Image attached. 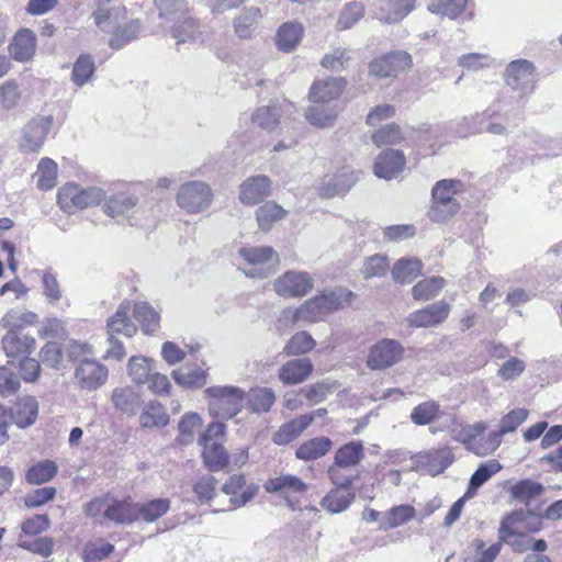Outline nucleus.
Wrapping results in <instances>:
<instances>
[{"instance_id": "obj_1", "label": "nucleus", "mask_w": 562, "mask_h": 562, "mask_svg": "<svg viewBox=\"0 0 562 562\" xmlns=\"http://www.w3.org/2000/svg\"><path fill=\"white\" fill-rule=\"evenodd\" d=\"M527 408H516L507 413L499 423V430L484 435L486 425L476 423L462 432V441L467 449L477 456L493 453L502 443V436L515 431L527 418Z\"/></svg>"}, {"instance_id": "obj_2", "label": "nucleus", "mask_w": 562, "mask_h": 562, "mask_svg": "<svg viewBox=\"0 0 562 562\" xmlns=\"http://www.w3.org/2000/svg\"><path fill=\"white\" fill-rule=\"evenodd\" d=\"M210 414L218 419H229L237 415L245 402V391L232 385H216L204 390Z\"/></svg>"}, {"instance_id": "obj_3", "label": "nucleus", "mask_w": 562, "mask_h": 562, "mask_svg": "<svg viewBox=\"0 0 562 562\" xmlns=\"http://www.w3.org/2000/svg\"><path fill=\"white\" fill-rule=\"evenodd\" d=\"M512 519L509 517L503 519L499 527V540L488 548L485 549V543L482 540H475L473 546L475 547L476 554L474 558L469 559V562H494L496 557L499 554L503 543L509 544L514 551L522 552L529 550L531 547V537L516 533L509 525Z\"/></svg>"}, {"instance_id": "obj_4", "label": "nucleus", "mask_w": 562, "mask_h": 562, "mask_svg": "<svg viewBox=\"0 0 562 562\" xmlns=\"http://www.w3.org/2000/svg\"><path fill=\"white\" fill-rule=\"evenodd\" d=\"M103 199L104 192L102 189L97 187L82 189L75 183L65 184L58 190L57 194L59 206L68 213L98 205Z\"/></svg>"}, {"instance_id": "obj_5", "label": "nucleus", "mask_w": 562, "mask_h": 562, "mask_svg": "<svg viewBox=\"0 0 562 562\" xmlns=\"http://www.w3.org/2000/svg\"><path fill=\"white\" fill-rule=\"evenodd\" d=\"M176 201L178 206L188 214H199L211 206L213 191L206 182L188 181L180 186Z\"/></svg>"}, {"instance_id": "obj_6", "label": "nucleus", "mask_w": 562, "mask_h": 562, "mask_svg": "<svg viewBox=\"0 0 562 562\" xmlns=\"http://www.w3.org/2000/svg\"><path fill=\"white\" fill-rule=\"evenodd\" d=\"M239 256L245 260L249 268L244 269L247 277L265 279L271 272L274 266L279 263V257L273 248L243 247L238 250Z\"/></svg>"}, {"instance_id": "obj_7", "label": "nucleus", "mask_w": 562, "mask_h": 562, "mask_svg": "<svg viewBox=\"0 0 562 562\" xmlns=\"http://www.w3.org/2000/svg\"><path fill=\"white\" fill-rule=\"evenodd\" d=\"M404 353L403 346L394 339L384 338L370 348L367 366L372 370H382L397 363Z\"/></svg>"}, {"instance_id": "obj_8", "label": "nucleus", "mask_w": 562, "mask_h": 562, "mask_svg": "<svg viewBox=\"0 0 562 562\" xmlns=\"http://www.w3.org/2000/svg\"><path fill=\"white\" fill-rule=\"evenodd\" d=\"M109 371L105 366L93 360L82 359L75 370V380L79 389L92 392L100 389L108 380Z\"/></svg>"}, {"instance_id": "obj_9", "label": "nucleus", "mask_w": 562, "mask_h": 562, "mask_svg": "<svg viewBox=\"0 0 562 562\" xmlns=\"http://www.w3.org/2000/svg\"><path fill=\"white\" fill-rule=\"evenodd\" d=\"M273 289L283 297H302L313 289V279L305 271L289 270L274 280Z\"/></svg>"}, {"instance_id": "obj_10", "label": "nucleus", "mask_w": 562, "mask_h": 562, "mask_svg": "<svg viewBox=\"0 0 562 562\" xmlns=\"http://www.w3.org/2000/svg\"><path fill=\"white\" fill-rule=\"evenodd\" d=\"M412 66V57L406 52H394L372 60L370 75L376 78L395 77Z\"/></svg>"}, {"instance_id": "obj_11", "label": "nucleus", "mask_w": 562, "mask_h": 562, "mask_svg": "<svg viewBox=\"0 0 562 562\" xmlns=\"http://www.w3.org/2000/svg\"><path fill=\"white\" fill-rule=\"evenodd\" d=\"M271 194V180L265 175L245 179L239 186L238 199L244 205H256Z\"/></svg>"}, {"instance_id": "obj_12", "label": "nucleus", "mask_w": 562, "mask_h": 562, "mask_svg": "<svg viewBox=\"0 0 562 562\" xmlns=\"http://www.w3.org/2000/svg\"><path fill=\"white\" fill-rule=\"evenodd\" d=\"M358 181V175L349 167H344L334 175L323 178L318 193L323 198H333L348 192Z\"/></svg>"}, {"instance_id": "obj_13", "label": "nucleus", "mask_w": 562, "mask_h": 562, "mask_svg": "<svg viewBox=\"0 0 562 562\" xmlns=\"http://www.w3.org/2000/svg\"><path fill=\"white\" fill-rule=\"evenodd\" d=\"M507 86L522 93L530 92L533 89V66L526 59L512 61L505 75Z\"/></svg>"}, {"instance_id": "obj_14", "label": "nucleus", "mask_w": 562, "mask_h": 562, "mask_svg": "<svg viewBox=\"0 0 562 562\" xmlns=\"http://www.w3.org/2000/svg\"><path fill=\"white\" fill-rule=\"evenodd\" d=\"M37 38L31 29L18 31L8 46L10 57L18 63H27L35 56Z\"/></svg>"}, {"instance_id": "obj_15", "label": "nucleus", "mask_w": 562, "mask_h": 562, "mask_svg": "<svg viewBox=\"0 0 562 562\" xmlns=\"http://www.w3.org/2000/svg\"><path fill=\"white\" fill-rule=\"evenodd\" d=\"M450 305L445 301H438L423 310L408 315L407 322L413 327H432L439 325L449 316Z\"/></svg>"}, {"instance_id": "obj_16", "label": "nucleus", "mask_w": 562, "mask_h": 562, "mask_svg": "<svg viewBox=\"0 0 562 562\" xmlns=\"http://www.w3.org/2000/svg\"><path fill=\"white\" fill-rule=\"evenodd\" d=\"M313 370L314 366L308 358H296L280 367L278 378L284 385H296L305 382Z\"/></svg>"}, {"instance_id": "obj_17", "label": "nucleus", "mask_w": 562, "mask_h": 562, "mask_svg": "<svg viewBox=\"0 0 562 562\" xmlns=\"http://www.w3.org/2000/svg\"><path fill=\"white\" fill-rule=\"evenodd\" d=\"M346 85V80L340 77L316 80L310 89V100L314 103H330L340 97Z\"/></svg>"}, {"instance_id": "obj_18", "label": "nucleus", "mask_w": 562, "mask_h": 562, "mask_svg": "<svg viewBox=\"0 0 562 562\" xmlns=\"http://www.w3.org/2000/svg\"><path fill=\"white\" fill-rule=\"evenodd\" d=\"M405 167L404 155L396 149H385L375 159L373 171L378 178L391 180Z\"/></svg>"}, {"instance_id": "obj_19", "label": "nucleus", "mask_w": 562, "mask_h": 562, "mask_svg": "<svg viewBox=\"0 0 562 562\" xmlns=\"http://www.w3.org/2000/svg\"><path fill=\"white\" fill-rule=\"evenodd\" d=\"M268 493L283 496L286 501L293 495H302L307 491V484L299 476L292 474H282L277 477L269 479L265 485Z\"/></svg>"}, {"instance_id": "obj_20", "label": "nucleus", "mask_w": 562, "mask_h": 562, "mask_svg": "<svg viewBox=\"0 0 562 562\" xmlns=\"http://www.w3.org/2000/svg\"><path fill=\"white\" fill-rule=\"evenodd\" d=\"M417 462L427 469L431 475L443 472L454 461V457L448 447L429 449L416 456Z\"/></svg>"}, {"instance_id": "obj_21", "label": "nucleus", "mask_w": 562, "mask_h": 562, "mask_svg": "<svg viewBox=\"0 0 562 562\" xmlns=\"http://www.w3.org/2000/svg\"><path fill=\"white\" fill-rule=\"evenodd\" d=\"M3 350L9 358H24L35 348V339L27 335H21L16 330L9 329L2 338Z\"/></svg>"}, {"instance_id": "obj_22", "label": "nucleus", "mask_w": 562, "mask_h": 562, "mask_svg": "<svg viewBox=\"0 0 562 562\" xmlns=\"http://www.w3.org/2000/svg\"><path fill=\"white\" fill-rule=\"evenodd\" d=\"M105 518L115 524H132L137 520V504L127 499L119 501L109 496Z\"/></svg>"}, {"instance_id": "obj_23", "label": "nucleus", "mask_w": 562, "mask_h": 562, "mask_svg": "<svg viewBox=\"0 0 562 562\" xmlns=\"http://www.w3.org/2000/svg\"><path fill=\"white\" fill-rule=\"evenodd\" d=\"M428 133V126L422 125L417 130L413 127H402L396 123H389L381 126L373 135L372 140H396L414 137H424Z\"/></svg>"}, {"instance_id": "obj_24", "label": "nucleus", "mask_w": 562, "mask_h": 562, "mask_svg": "<svg viewBox=\"0 0 562 562\" xmlns=\"http://www.w3.org/2000/svg\"><path fill=\"white\" fill-rule=\"evenodd\" d=\"M246 483L243 474L232 475L223 485L222 490L225 494L231 495V504L235 507H240L250 502L257 494V486L247 487L240 495L238 492L244 487Z\"/></svg>"}, {"instance_id": "obj_25", "label": "nucleus", "mask_w": 562, "mask_h": 562, "mask_svg": "<svg viewBox=\"0 0 562 562\" xmlns=\"http://www.w3.org/2000/svg\"><path fill=\"white\" fill-rule=\"evenodd\" d=\"M324 315L325 314L319 305L317 296H314L305 301L300 307H297L294 311H283L280 321H291L293 324L300 321L306 323H314L319 321Z\"/></svg>"}, {"instance_id": "obj_26", "label": "nucleus", "mask_w": 562, "mask_h": 562, "mask_svg": "<svg viewBox=\"0 0 562 562\" xmlns=\"http://www.w3.org/2000/svg\"><path fill=\"white\" fill-rule=\"evenodd\" d=\"M133 310L130 301H123L113 316L108 321V328L111 335L114 333L123 334L126 337H132L136 334L137 327L131 322L128 314Z\"/></svg>"}, {"instance_id": "obj_27", "label": "nucleus", "mask_w": 562, "mask_h": 562, "mask_svg": "<svg viewBox=\"0 0 562 562\" xmlns=\"http://www.w3.org/2000/svg\"><path fill=\"white\" fill-rule=\"evenodd\" d=\"M38 414V403L32 396L19 398L11 412L13 423L20 428H26L35 423Z\"/></svg>"}, {"instance_id": "obj_28", "label": "nucleus", "mask_w": 562, "mask_h": 562, "mask_svg": "<svg viewBox=\"0 0 562 562\" xmlns=\"http://www.w3.org/2000/svg\"><path fill=\"white\" fill-rule=\"evenodd\" d=\"M349 488L334 487L321 501V506L330 514H339L349 508L355 501Z\"/></svg>"}, {"instance_id": "obj_29", "label": "nucleus", "mask_w": 562, "mask_h": 562, "mask_svg": "<svg viewBox=\"0 0 562 562\" xmlns=\"http://www.w3.org/2000/svg\"><path fill=\"white\" fill-rule=\"evenodd\" d=\"M313 422V415H302L282 425L273 435L276 445H286L297 438Z\"/></svg>"}, {"instance_id": "obj_30", "label": "nucleus", "mask_w": 562, "mask_h": 562, "mask_svg": "<svg viewBox=\"0 0 562 562\" xmlns=\"http://www.w3.org/2000/svg\"><path fill=\"white\" fill-rule=\"evenodd\" d=\"M125 8L123 5L97 7L92 13L94 24L103 32H110L116 29L119 22L125 18Z\"/></svg>"}, {"instance_id": "obj_31", "label": "nucleus", "mask_w": 562, "mask_h": 562, "mask_svg": "<svg viewBox=\"0 0 562 562\" xmlns=\"http://www.w3.org/2000/svg\"><path fill=\"white\" fill-rule=\"evenodd\" d=\"M281 112L282 105L278 102L260 106L251 114V124L254 127H258L262 131H272L279 124Z\"/></svg>"}, {"instance_id": "obj_32", "label": "nucleus", "mask_w": 562, "mask_h": 562, "mask_svg": "<svg viewBox=\"0 0 562 562\" xmlns=\"http://www.w3.org/2000/svg\"><path fill=\"white\" fill-rule=\"evenodd\" d=\"M333 442L328 437L321 436L304 441L296 450L295 456L303 461H312L325 456Z\"/></svg>"}, {"instance_id": "obj_33", "label": "nucleus", "mask_w": 562, "mask_h": 562, "mask_svg": "<svg viewBox=\"0 0 562 562\" xmlns=\"http://www.w3.org/2000/svg\"><path fill=\"white\" fill-rule=\"evenodd\" d=\"M111 402L115 408L125 414H135L140 405V395L131 386L115 387Z\"/></svg>"}, {"instance_id": "obj_34", "label": "nucleus", "mask_w": 562, "mask_h": 562, "mask_svg": "<svg viewBox=\"0 0 562 562\" xmlns=\"http://www.w3.org/2000/svg\"><path fill=\"white\" fill-rule=\"evenodd\" d=\"M364 458V446L360 440H352L337 449L334 456V462L342 467L353 469Z\"/></svg>"}, {"instance_id": "obj_35", "label": "nucleus", "mask_w": 562, "mask_h": 562, "mask_svg": "<svg viewBox=\"0 0 562 562\" xmlns=\"http://www.w3.org/2000/svg\"><path fill=\"white\" fill-rule=\"evenodd\" d=\"M133 315L145 334H153L159 328L160 315L147 302L134 303Z\"/></svg>"}, {"instance_id": "obj_36", "label": "nucleus", "mask_w": 562, "mask_h": 562, "mask_svg": "<svg viewBox=\"0 0 562 562\" xmlns=\"http://www.w3.org/2000/svg\"><path fill=\"white\" fill-rule=\"evenodd\" d=\"M303 26L296 22H286L282 24L277 34V45L283 52L293 50L301 42L303 36Z\"/></svg>"}, {"instance_id": "obj_37", "label": "nucleus", "mask_w": 562, "mask_h": 562, "mask_svg": "<svg viewBox=\"0 0 562 562\" xmlns=\"http://www.w3.org/2000/svg\"><path fill=\"white\" fill-rule=\"evenodd\" d=\"M420 271V260L416 258H401L393 266L392 277L397 283H411L419 276Z\"/></svg>"}, {"instance_id": "obj_38", "label": "nucleus", "mask_w": 562, "mask_h": 562, "mask_svg": "<svg viewBox=\"0 0 562 562\" xmlns=\"http://www.w3.org/2000/svg\"><path fill=\"white\" fill-rule=\"evenodd\" d=\"M103 212L110 217L125 215L137 204V198L126 193H116L109 198L104 196Z\"/></svg>"}, {"instance_id": "obj_39", "label": "nucleus", "mask_w": 562, "mask_h": 562, "mask_svg": "<svg viewBox=\"0 0 562 562\" xmlns=\"http://www.w3.org/2000/svg\"><path fill=\"white\" fill-rule=\"evenodd\" d=\"M502 470V464L497 460H490L480 464L472 474L468 491L464 497L472 496L484 483Z\"/></svg>"}, {"instance_id": "obj_40", "label": "nucleus", "mask_w": 562, "mask_h": 562, "mask_svg": "<svg viewBox=\"0 0 562 562\" xmlns=\"http://www.w3.org/2000/svg\"><path fill=\"white\" fill-rule=\"evenodd\" d=\"M261 16L262 14L259 8H248L243 10L234 20L235 33L240 38H249L254 34L256 24Z\"/></svg>"}, {"instance_id": "obj_41", "label": "nucleus", "mask_w": 562, "mask_h": 562, "mask_svg": "<svg viewBox=\"0 0 562 562\" xmlns=\"http://www.w3.org/2000/svg\"><path fill=\"white\" fill-rule=\"evenodd\" d=\"M139 423L145 428L164 427L169 423V416L159 402L151 401L144 407Z\"/></svg>"}, {"instance_id": "obj_42", "label": "nucleus", "mask_w": 562, "mask_h": 562, "mask_svg": "<svg viewBox=\"0 0 562 562\" xmlns=\"http://www.w3.org/2000/svg\"><path fill=\"white\" fill-rule=\"evenodd\" d=\"M58 471L57 464L52 460H42L29 468L25 474L27 483L40 485L50 481Z\"/></svg>"}, {"instance_id": "obj_43", "label": "nucleus", "mask_w": 562, "mask_h": 562, "mask_svg": "<svg viewBox=\"0 0 562 562\" xmlns=\"http://www.w3.org/2000/svg\"><path fill=\"white\" fill-rule=\"evenodd\" d=\"M202 428V419L195 413H187L183 415L178 425L177 441L182 446L193 442L195 434Z\"/></svg>"}, {"instance_id": "obj_44", "label": "nucleus", "mask_w": 562, "mask_h": 562, "mask_svg": "<svg viewBox=\"0 0 562 562\" xmlns=\"http://www.w3.org/2000/svg\"><path fill=\"white\" fill-rule=\"evenodd\" d=\"M201 446L204 464L210 471L222 470L228 463V454L222 445L212 442Z\"/></svg>"}, {"instance_id": "obj_45", "label": "nucleus", "mask_w": 562, "mask_h": 562, "mask_svg": "<svg viewBox=\"0 0 562 562\" xmlns=\"http://www.w3.org/2000/svg\"><path fill=\"white\" fill-rule=\"evenodd\" d=\"M415 508L407 504L394 506L384 513L382 528L393 529L400 527L412 520L415 517Z\"/></svg>"}, {"instance_id": "obj_46", "label": "nucleus", "mask_w": 562, "mask_h": 562, "mask_svg": "<svg viewBox=\"0 0 562 562\" xmlns=\"http://www.w3.org/2000/svg\"><path fill=\"white\" fill-rule=\"evenodd\" d=\"M170 508L168 498H155L144 504H137V519L146 522H154L164 516Z\"/></svg>"}, {"instance_id": "obj_47", "label": "nucleus", "mask_w": 562, "mask_h": 562, "mask_svg": "<svg viewBox=\"0 0 562 562\" xmlns=\"http://www.w3.org/2000/svg\"><path fill=\"white\" fill-rule=\"evenodd\" d=\"M154 360L147 357H132L128 360L127 372L136 384H145L154 371Z\"/></svg>"}, {"instance_id": "obj_48", "label": "nucleus", "mask_w": 562, "mask_h": 562, "mask_svg": "<svg viewBox=\"0 0 562 562\" xmlns=\"http://www.w3.org/2000/svg\"><path fill=\"white\" fill-rule=\"evenodd\" d=\"M326 103H315L306 113V120L318 127L330 125L337 116L336 105H325Z\"/></svg>"}, {"instance_id": "obj_49", "label": "nucleus", "mask_w": 562, "mask_h": 562, "mask_svg": "<svg viewBox=\"0 0 562 562\" xmlns=\"http://www.w3.org/2000/svg\"><path fill=\"white\" fill-rule=\"evenodd\" d=\"M200 29V24L195 20L184 15L180 21H176L172 36L177 40V44L195 41L202 34Z\"/></svg>"}, {"instance_id": "obj_50", "label": "nucleus", "mask_w": 562, "mask_h": 562, "mask_svg": "<svg viewBox=\"0 0 562 562\" xmlns=\"http://www.w3.org/2000/svg\"><path fill=\"white\" fill-rule=\"evenodd\" d=\"M544 491V487L532 480H521L517 482L510 488V496L524 504H528L531 499L540 496Z\"/></svg>"}, {"instance_id": "obj_51", "label": "nucleus", "mask_w": 562, "mask_h": 562, "mask_svg": "<svg viewBox=\"0 0 562 562\" xmlns=\"http://www.w3.org/2000/svg\"><path fill=\"white\" fill-rule=\"evenodd\" d=\"M57 164L50 158H43L38 162L36 182L41 190L48 191L57 183Z\"/></svg>"}, {"instance_id": "obj_52", "label": "nucleus", "mask_w": 562, "mask_h": 562, "mask_svg": "<svg viewBox=\"0 0 562 562\" xmlns=\"http://www.w3.org/2000/svg\"><path fill=\"white\" fill-rule=\"evenodd\" d=\"M446 281L441 277H431L417 282L413 289V297L417 301H428L435 297L445 286Z\"/></svg>"}, {"instance_id": "obj_53", "label": "nucleus", "mask_w": 562, "mask_h": 562, "mask_svg": "<svg viewBox=\"0 0 562 562\" xmlns=\"http://www.w3.org/2000/svg\"><path fill=\"white\" fill-rule=\"evenodd\" d=\"M53 116H36L24 128L25 140H44L50 136Z\"/></svg>"}, {"instance_id": "obj_54", "label": "nucleus", "mask_w": 562, "mask_h": 562, "mask_svg": "<svg viewBox=\"0 0 562 562\" xmlns=\"http://www.w3.org/2000/svg\"><path fill=\"white\" fill-rule=\"evenodd\" d=\"M285 210L278 203L270 201L259 206L256 218L261 229L268 231L271 225L285 215Z\"/></svg>"}, {"instance_id": "obj_55", "label": "nucleus", "mask_w": 562, "mask_h": 562, "mask_svg": "<svg viewBox=\"0 0 562 562\" xmlns=\"http://www.w3.org/2000/svg\"><path fill=\"white\" fill-rule=\"evenodd\" d=\"M351 295V292H348L344 289H336L324 291L316 296L324 314L326 315L327 313L340 308L345 302H349Z\"/></svg>"}, {"instance_id": "obj_56", "label": "nucleus", "mask_w": 562, "mask_h": 562, "mask_svg": "<svg viewBox=\"0 0 562 562\" xmlns=\"http://www.w3.org/2000/svg\"><path fill=\"white\" fill-rule=\"evenodd\" d=\"M316 341L306 331L294 334L283 348L286 356H302L314 349Z\"/></svg>"}, {"instance_id": "obj_57", "label": "nucleus", "mask_w": 562, "mask_h": 562, "mask_svg": "<svg viewBox=\"0 0 562 562\" xmlns=\"http://www.w3.org/2000/svg\"><path fill=\"white\" fill-rule=\"evenodd\" d=\"M276 402L274 392L268 387H257L251 390L248 407L255 413H267Z\"/></svg>"}, {"instance_id": "obj_58", "label": "nucleus", "mask_w": 562, "mask_h": 562, "mask_svg": "<svg viewBox=\"0 0 562 562\" xmlns=\"http://www.w3.org/2000/svg\"><path fill=\"white\" fill-rule=\"evenodd\" d=\"M171 375L179 385L188 389L201 387L206 382V371L200 368L173 370Z\"/></svg>"}, {"instance_id": "obj_59", "label": "nucleus", "mask_w": 562, "mask_h": 562, "mask_svg": "<svg viewBox=\"0 0 562 562\" xmlns=\"http://www.w3.org/2000/svg\"><path fill=\"white\" fill-rule=\"evenodd\" d=\"M462 182L459 180L443 179L432 188V202H458L454 195L461 190Z\"/></svg>"}, {"instance_id": "obj_60", "label": "nucleus", "mask_w": 562, "mask_h": 562, "mask_svg": "<svg viewBox=\"0 0 562 562\" xmlns=\"http://www.w3.org/2000/svg\"><path fill=\"white\" fill-rule=\"evenodd\" d=\"M329 481L336 487L351 488L353 481L358 477V474L353 472V469L349 467H342L336 462H333L327 470Z\"/></svg>"}, {"instance_id": "obj_61", "label": "nucleus", "mask_w": 562, "mask_h": 562, "mask_svg": "<svg viewBox=\"0 0 562 562\" xmlns=\"http://www.w3.org/2000/svg\"><path fill=\"white\" fill-rule=\"evenodd\" d=\"M439 417V404L435 401L424 402L413 408L411 420L418 426L432 423Z\"/></svg>"}, {"instance_id": "obj_62", "label": "nucleus", "mask_w": 562, "mask_h": 562, "mask_svg": "<svg viewBox=\"0 0 562 562\" xmlns=\"http://www.w3.org/2000/svg\"><path fill=\"white\" fill-rule=\"evenodd\" d=\"M37 322V315L30 311L11 310L2 317L3 327L15 330Z\"/></svg>"}, {"instance_id": "obj_63", "label": "nucleus", "mask_w": 562, "mask_h": 562, "mask_svg": "<svg viewBox=\"0 0 562 562\" xmlns=\"http://www.w3.org/2000/svg\"><path fill=\"white\" fill-rule=\"evenodd\" d=\"M94 74V61L90 55H80L76 60L71 79L76 86L82 87Z\"/></svg>"}, {"instance_id": "obj_64", "label": "nucleus", "mask_w": 562, "mask_h": 562, "mask_svg": "<svg viewBox=\"0 0 562 562\" xmlns=\"http://www.w3.org/2000/svg\"><path fill=\"white\" fill-rule=\"evenodd\" d=\"M337 387V382L326 379L306 389H302L301 392L310 402L317 404L326 400Z\"/></svg>"}]
</instances>
